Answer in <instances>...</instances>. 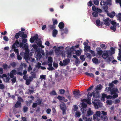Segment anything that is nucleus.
Segmentation results:
<instances>
[{
  "mask_svg": "<svg viewBox=\"0 0 121 121\" xmlns=\"http://www.w3.org/2000/svg\"><path fill=\"white\" fill-rule=\"evenodd\" d=\"M12 79H11V81L13 83L15 82L16 81V77H14L13 78H12Z\"/></svg>",
  "mask_w": 121,
  "mask_h": 121,
  "instance_id": "45",
  "label": "nucleus"
},
{
  "mask_svg": "<svg viewBox=\"0 0 121 121\" xmlns=\"http://www.w3.org/2000/svg\"><path fill=\"white\" fill-rule=\"evenodd\" d=\"M99 97V94L98 92H97L96 93H94L93 97L94 98H97Z\"/></svg>",
  "mask_w": 121,
  "mask_h": 121,
  "instance_id": "19",
  "label": "nucleus"
},
{
  "mask_svg": "<svg viewBox=\"0 0 121 121\" xmlns=\"http://www.w3.org/2000/svg\"><path fill=\"white\" fill-rule=\"evenodd\" d=\"M33 80V79L30 76H29V77L28 79H27L26 80V84L27 85H29Z\"/></svg>",
  "mask_w": 121,
  "mask_h": 121,
  "instance_id": "8",
  "label": "nucleus"
},
{
  "mask_svg": "<svg viewBox=\"0 0 121 121\" xmlns=\"http://www.w3.org/2000/svg\"><path fill=\"white\" fill-rule=\"evenodd\" d=\"M24 58L27 63H28V61L30 60L29 55H24Z\"/></svg>",
  "mask_w": 121,
  "mask_h": 121,
  "instance_id": "9",
  "label": "nucleus"
},
{
  "mask_svg": "<svg viewBox=\"0 0 121 121\" xmlns=\"http://www.w3.org/2000/svg\"><path fill=\"white\" fill-rule=\"evenodd\" d=\"M16 70L15 69L13 70L11 72H10L9 74V76L10 78H13L14 77V75H16L17 74Z\"/></svg>",
  "mask_w": 121,
  "mask_h": 121,
  "instance_id": "6",
  "label": "nucleus"
},
{
  "mask_svg": "<svg viewBox=\"0 0 121 121\" xmlns=\"http://www.w3.org/2000/svg\"><path fill=\"white\" fill-rule=\"evenodd\" d=\"M70 60L69 59H67L63 60V62L64 65H66L70 62Z\"/></svg>",
  "mask_w": 121,
  "mask_h": 121,
  "instance_id": "10",
  "label": "nucleus"
},
{
  "mask_svg": "<svg viewBox=\"0 0 121 121\" xmlns=\"http://www.w3.org/2000/svg\"><path fill=\"white\" fill-rule=\"evenodd\" d=\"M109 54L108 51H106L105 52H104L102 55V57L104 59L107 58L109 56L108 54Z\"/></svg>",
  "mask_w": 121,
  "mask_h": 121,
  "instance_id": "7",
  "label": "nucleus"
},
{
  "mask_svg": "<svg viewBox=\"0 0 121 121\" xmlns=\"http://www.w3.org/2000/svg\"><path fill=\"white\" fill-rule=\"evenodd\" d=\"M79 92L80 91L79 90L77 91H74L73 92L74 97L76 99L79 98L81 95V94L79 93Z\"/></svg>",
  "mask_w": 121,
  "mask_h": 121,
  "instance_id": "5",
  "label": "nucleus"
},
{
  "mask_svg": "<svg viewBox=\"0 0 121 121\" xmlns=\"http://www.w3.org/2000/svg\"><path fill=\"white\" fill-rule=\"evenodd\" d=\"M92 61L94 63L97 64L98 62V60L97 58H93L92 59Z\"/></svg>",
  "mask_w": 121,
  "mask_h": 121,
  "instance_id": "25",
  "label": "nucleus"
},
{
  "mask_svg": "<svg viewBox=\"0 0 121 121\" xmlns=\"http://www.w3.org/2000/svg\"><path fill=\"white\" fill-rule=\"evenodd\" d=\"M71 54L72 52L70 50H68L67 51V56L68 57L70 58Z\"/></svg>",
  "mask_w": 121,
  "mask_h": 121,
  "instance_id": "18",
  "label": "nucleus"
},
{
  "mask_svg": "<svg viewBox=\"0 0 121 121\" xmlns=\"http://www.w3.org/2000/svg\"><path fill=\"white\" fill-rule=\"evenodd\" d=\"M21 103L17 101L15 104L14 106L16 108H17L19 107H21Z\"/></svg>",
  "mask_w": 121,
  "mask_h": 121,
  "instance_id": "20",
  "label": "nucleus"
},
{
  "mask_svg": "<svg viewBox=\"0 0 121 121\" xmlns=\"http://www.w3.org/2000/svg\"><path fill=\"white\" fill-rule=\"evenodd\" d=\"M48 63H52V58L50 57H49L48 58Z\"/></svg>",
  "mask_w": 121,
  "mask_h": 121,
  "instance_id": "34",
  "label": "nucleus"
},
{
  "mask_svg": "<svg viewBox=\"0 0 121 121\" xmlns=\"http://www.w3.org/2000/svg\"><path fill=\"white\" fill-rule=\"evenodd\" d=\"M84 48L86 50L88 51L91 48L90 46L87 45L86 46H85L84 47Z\"/></svg>",
  "mask_w": 121,
  "mask_h": 121,
  "instance_id": "52",
  "label": "nucleus"
},
{
  "mask_svg": "<svg viewBox=\"0 0 121 121\" xmlns=\"http://www.w3.org/2000/svg\"><path fill=\"white\" fill-rule=\"evenodd\" d=\"M95 115H96L97 116L99 117H100L101 116V113L100 111H98L96 112Z\"/></svg>",
  "mask_w": 121,
  "mask_h": 121,
  "instance_id": "37",
  "label": "nucleus"
},
{
  "mask_svg": "<svg viewBox=\"0 0 121 121\" xmlns=\"http://www.w3.org/2000/svg\"><path fill=\"white\" fill-rule=\"evenodd\" d=\"M19 44V42L17 40H16L15 42L13 44L12 46V48L14 49L16 48L17 45Z\"/></svg>",
  "mask_w": 121,
  "mask_h": 121,
  "instance_id": "11",
  "label": "nucleus"
},
{
  "mask_svg": "<svg viewBox=\"0 0 121 121\" xmlns=\"http://www.w3.org/2000/svg\"><path fill=\"white\" fill-rule=\"evenodd\" d=\"M118 96V95L117 94H113V95L112 96V97L113 98V99L117 97Z\"/></svg>",
  "mask_w": 121,
  "mask_h": 121,
  "instance_id": "56",
  "label": "nucleus"
},
{
  "mask_svg": "<svg viewBox=\"0 0 121 121\" xmlns=\"http://www.w3.org/2000/svg\"><path fill=\"white\" fill-rule=\"evenodd\" d=\"M82 106L83 107V108H81V110H82V109H85V110L86 109V108L87 106V105L84 102H83L82 103Z\"/></svg>",
  "mask_w": 121,
  "mask_h": 121,
  "instance_id": "27",
  "label": "nucleus"
},
{
  "mask_svg": "<svg viewBox=\"0 0 121 121\" xmlns=\"http://www.w3.org/2000/svg\"><path fill=\"white\" fill-rule=\"evenodd\" d=\"M109 20V18H107L106 19L104 20V24L106 26H109L110 24L109 22L108 21Z\"/></svg>",
  "mask_w": 121,
  "mask_h": 121,
  "instance_id": "12",
  "label": "nucleus"
},
{
  "mask_svg": "<svg viewBox=\"0 0 121 121\" xmlns=\"http://www.w3.org/2000/svg\"><path fill=\"white\" fill-rule=\"evenodd\" d=\"M21 37H22V39H26L27 37V36L26 34H24V32H23L21 31Z\"/></svg>",
  "mask_w": 121,
  "mask_h": 121,
  "instance_id": "13",
  "label": "nucleus"
},
{
  "mask_svg": "<svg viewBox=\"0 0 121 121\" xmlns=\"http://www.w3.org/2000/svg\"><path fill=\"white\" fill-rule=\"evenodd\" d=\"M39 41H38V42L37 43L38 45L40 47L41 46V45H42V42L41 41V39L39 38Z\"/></svg>",
  "mask_w": 121,
  "mask_h": 121,
  "instance_id": "39",
  "label": "nucleus"
},
{
  "mask_svg": "<svg viewBox=\"0 0 121 121\" xmlns=\"http://www.w3.org/2000/svg\"><path fill=\"white\" fill-rule=\"evenodd\" d=\"M57 98L60 101L62 100H65V98L59 95L57 97Z\"/></svg>",
  "mask_w": 121,
  "mask_h": 121,
  "instance_id": "29",
  "label": "nucleus"
},
{
  "mask_svg": "<svg viewBox=\"0 0 121 121\" xmlns=\"http://www.w3.org/2000/svg\"><path fill=\"white\" fill-rule=\"evenodd\" d=\"M118 17L119 20L121 21V13H118Z\"/></svg>",
  "mask_w": 121,
  "mask_h": 121,
  "instance_id": "62",
  "label": "nucleus"
},
{
  "mask_svg": "<svg viewBox=\"0 0 121 121\" xmlns=\"http://www.w3.org/2000/svg\"><path fill=\"white\" fill-rule=\"evenodd\" d=\"M93 113V112L91 110V108H89V110L87 111V114H86V116H88L92 115Z\"/></svg>",
  "mask_w": 121,
  "mask_h": 121,
  "instance_id": "22",
  "label": "nucleus"
},
{
  "mask_svg": "<svg viewBox=\"0 0 121 121\" xmlns=\"http://www.w3.org/2000/svg\"><path fill=\"white\" fill-rule=\"evenodd\" d=\"M92 103L96 109H98L99 108L101 107L103 105V104L98 99H95L94 101H92Z\"/></svg>",
  "mask_w": 121,
  "mask_h": 121,
  "instance_id": "2",
  "label": "nucleus"
},
{
  "mask_svg": "<svg viewBox=\"0 0 121 121\" xmlns=\"http://www.w3.org/2000/svg\"><path fill=\"white\" fill-rule=\"evenodd\" d=\"M58 33V31L56 29L53 30V37H55Z\"/></svg>",
  "mask_w": 121,
  "mask_h": 121,
  "instance_id": "30",
  "label": "nucleus"
},
{
  "mask_svg": "<svg viewBox=\"0 0 121 121\" xmlns=\"http://www.w3.org/2000/svg\"><path fill=\"white\" fill-rule=\"evenodd\" d=\"M32 47H33L35 49L37 50V51H38L39 50L38 49V46H37L35 44H33L32 45Z\"/></svg>",
  "mask_w": 121,
  "mask_h": 121,
  "instance_id": "35",
  "label": "nucleus"
},
{
  "mask_svg": "<svg viewBox=\"0 0 121 121\" xmlns=\"http://www.w3.org/2000/svg\"><path fill=\"white\" fill-rule=\"evenodd\" d=\"M101 119L104 121H107L108 120V117L106 116L101 115L100 117Z\"/></svg>",
  "mask_w": 121,
  "mask_h": 121,
  "instance_id": "17",
  "label": "nucleus"
},
{
  "mask_svg": "<svg viewBox=\"0 0 121 121\" xmlns=\"http://www.w3.org/2000/svg\"><path fill=\"white\" fill-rule=\"evenodd\" d=\"M27 42V39H22V42L23 43H25Z\"/></svg>",
  "mask_w": 121,
  "mask_h": 121,
  "instance_id": "60",
  "label": "nucleus"
},
{
  "mask_svg": "<svg viewBox=\"0 0 121 121\" xmlns=\"http://www.w3.org/2000/svg\"><path fill=\"white\" fill-rule=\"evenodd\" d=\"M107 96V95L106 94H103L102 95V97L103 99H105V98H106Z\"/></svg>",
  "mask_w": 121,
  "mask_h": 121,
  "instance_id": "58",
  "label": "nucleus"
},
{
  "mask_svg": "<svg viewBox=\"0 0 121 121\" xmlns=\"http://www.w3.org/2000/svg\"><path fill=\"white\" fill-rule=\"evenodd\" d=\"M120 102V100L118 99H116L114 100V103L116 104L119 103Z\"/></svg>",
  "mask_w": 121,
  "mask_h": 121,
  "instance_id": "50",
  "label": "nucleus"
},
{
  "mask_svg": "<svg viewBox=\"0 0 121 121\" xmlns=\"http://www.w3.org/2000/svg\"><path fill=\"white\" fill-rule=\"evenodd\" d=\"M106 103L108 105H110L112 104V102L111 100H108L106 101Z\"/></svg>",
  "mask_w": 121,
  "mask_h": 121,
  "instance_id": "32",
  "label": "nucleus"
},
{
  "mask_svg": "<svg viewBox=\"0 0 121 121\" xmlns=\"http://www.w3.org/2000/svg\"><path fill=\"white\" fill-rule=\"evenodd\" d=\"M101 112L102 113L101 114V115H102V116H106L107 115V113L106 112L102 111Z\"/></svg>",
  "mask_w": 121,
  "mask_h": 121,
  "instance_id": "48",
  "label": "nucleus"
},
{
  "mask_svg": "<svg viewBox=\"0 0 121 121\" xmlns=\"http://www.w3.org/2000/svg\"><path fill=\"white\" fill-rule=\"evenodd\" d=\"M58 48V47L56 48V49L55 51V52L56 53H58L60 52V51H61L60 50V48Z\"/></svg>",
  "mask_w": 121,
  "mask_h": 121,
  "instance_id": "64",
  "label": "nucleus"
},
{
  "mask_svg": "<svg viewBox=\"0 0 121 121\" xmlns=\"http://www.w3.org/2000/svg\"><path fill=\"white\" fill-rule=\"evenodd\" d=\"M8 65L6 63H5L2 65V67L5 70L7 69L8 68Z\"/></svg>",
  "mask_w": 121,
  "mask_h": 121,
  "instance_id": "36",
  "label": "nucleus"
},
{
  "mask_svg": "<svg viewBox=\"0 0 121 121\" xmlns=\"http://www.w3.org/2000/svg\"><path fill=\"white\" fill-rule=\"evenodd\" d=\"M108 90L110 92V94L111 95H112L113 94H118L119 93V92L117 88H114L112 89L110 87H108Z\"/></svg>",
  "mask_w": 121,
  "mask_h": 121,
  "instance_id": "3",
  "label": "nucleus"
},
{
  "mask_svg": "<svg viewBox=\"0 0 121 121\" xmlns=\"http://www.w3.org/2000/svg\"><path fill=\"white\" fill-rule=\"evenodd\" d=\"M97 8H96L95 6H93L92 7V10L95 12L97 11Z\"/></svg>",
  "mask_w": 121,
  "mask_h": 121,
  "instance_id": "57",
  "label": "nucleus"
},
{
  "mask_svg": "<svg viewBox=\"0 0 121 121\" xmlns=\"http://www.w3.org/2000/svg\"><path fill=\"white\" fill-rule=\"evenodd\" d=\"M94 92H92L91 93L89 94L88 93L87 94V96L88 98L89 99H91V97L93 95Z\"/></svg>",
  "mask_w": 121,
  "mask_h": 121,
  "instance_id": "31",
  "label": "nucleus"
},
{
  "mask_svg": "<svg viewBox=\"0 0 121 121\" xmlns=\"http://www.w3.org/2000/svg\"><path fill=\"white\" fill-rule=\"evenodd\" d=\"M102 88V86L101 84H100L98 85H97L96 88V90H100Z\"/></svg>",
  "mask_w": 121,
  "mask_h": 121,
  "instance_id": "23",
  "label": "nucleus"
},
{
  "mask_svg": "<svg viewBox=\"0 0 121 121\" xmlns=\"http://www.w3.org/2000/svg\"><path fill=\"white\" fill-rule=\"evenodd\" d=\"M59 91L61 94H63L65 93V90L63 89H61L59 90Z\"/></svg>",
  "mask_w": 121,
  "mask_h": 121,
  "instance_id": "42",
  "label": "nucleus"
},
{
  "mask_svg": "<svg viewBox=\"0 0 121 121\" xmlns=\"http://www.w3.org/2000/svg\"><path fill=\"white\" fill-rule=\"evenodd\" d=\"M106 4V2L104 1H101L100 3V5L104 10L105 12L107 13V15L111 18H113L115 15V12L114 11H113L111 13H108V5Z\"/></svg>",
  "mask_w": 121,
  "mask_h": 121,
  "instance_id": "1",
  "label": "nucleus"
},
{
  "mask_svg": "<svg viewBox=\"0 0 121 121\" xmlns=\"http://www.w3.org/2000/svg\"><path fill=\"white\" fill-rule=\"evenodd\" d=\"M4 40L6 41H8L9 40L8 37L6 36H4L3 38Z\"/></svg>",
  "mask_w": 121,
  "mask_h": 121,
  "instance_id": "59",
  "label": "nucleus"
},
{
  "mask_svg": "<svg viewBox=\"0 0 121 121\" xmlns=\"http://www.w3.org/2000/svg\"><path fill=\"white\" fill-rule=\"evenodd\" d=\"M37 103H33L32 105V107L33 108H35L37 107Z\"/></svg>",
  "mask_w": 121,
  "mask_h": 121,
  "instance_id": "63",
  "label": "nucleus"
},
{
  "mask_svg": "<svg viewBox=\"0 0 121 121\" xmlns=\"http://www.w3.org/2000/svg\"><path fill=\"white\" fill-rule=\"evenodd\" d=\"M93 119L94 121L97 120L98 118V117L95 114L93 115Z\"/></svg>",
  "mask_w": 121,
  "mask_h": 121,
  "instance_id": "43",
  "label": "nucleus"
},
{
  "mask_svg": "<svg viewBox=\"0 0 121 121\" xmlns=\"http://www.w3.org/2000/svg\"><path fill=\"white\" fill-rule=\"evenodd\" d=\"M28 44L27 43H26L24 45L23 47L25 49H28Z\"/></svg>",
  "mask_w": 121,
  "mask_h": 121,
  "instance_id": "54",
  "label": "nucleus"
},
{
  "mask_svg": "<svg viewBox=\"0 0 121 121\" xmlns=\"http://www.w3.org/2000/svg\"><path fill=\"white\" fill-rule=\"evenodd\" d=\"M116 25H113L111 26L110 29L111 30H113L114 31H115L116 30Z\"/></svg>",
  "mask_w": 121,
  "mask_h": 121,
  "instance_id": "38",
  "label": "nucleus"
},
{
  "mask_svg": "<svg viewBox=\"0 0 121 121\" xmlns=\"http://www.w3.org/2000/svg\"><path fill=\"white\" fill-rule=\"evenodd\" d=\"M61 31H64V32L65 33H67L68 32V29L67 28H65L61 30Z\"/></svg>",
  "mask_w": 121,
  "mask_h": 121,
  "instance_id": "49",
  "label": "nucleus"
},
{
  "mask_svg": "<svg viewBox=\"0 0 121 121\" xmlns=\"http://www.w3.org/2000/svg\"><path fill=\"white\" fill-rule=\"evenodd\" d=\"M21 32V31H19L18 33L16 34L15 35V38L16 39H17L19 38L20 36L21 37V33L20 32Z\"/></svg>",
  "mask_w": 121,
  "mask_h": 121,
  "instance_id": "24",
  "label": "nucleus"
},
{
  "mask_svg": "<svg viewBox=\"0 0 121 121\" xmlns=\"http://www.w3.org/2000/svg\"><path fill=\"white\" fill-rule=\"evenodd\" d=\"M100 46L102 48L104 49L106 48H107L106 45L105 44L103 43H102L100 44Z\"/></svg>",
  "mask_w": 121,
  "mask_h": 121,
  "instance_id": "41",
  "label": "nucleus"
},
{
  "mask_svg": "<svg viewBox=\"0 0 121 121\" xmlns=\"http://www.w3.org/2000/svg\"><path fill=\"white\" fill-rule=\"evenodd\" d=\"M30 88L31 89H29V91L30 92V94H31V93L33 92L34 91V89L33 86L30 87Z\"/></svg>",
  "mask_w": 121,
  "mask_h": 121,
  "instance_id": "28",
  "label": "nucleus"
},
{
  "mask_svg": "<svg viewBox=\"0 0 121 121\" xmlns=\"http://www.w3.org/2000/svg\"><path fill=\"white\" fill-rule=\"evenodd\" d=\"M31 73H32L31 74L32 76L30 77H32L33 78H36V75L35 73H34L32 72Z\"/></svg>",
  "mask_w": 121,
  "mask_h": 121,
  "instance_id": "46",
  "label": "nucleus"
},
{
  "mask_svg": "<svg viewBox=\"0 0 121 121\" xmlns=\"http://www.w3.org/2000/svg\"><path fill=\"white\" fill-rule=\"evenodd\" d=\"M101 48H97L96 49L97 50L98 54L99 55H101L103 53V51L100 50Z\"/></svg>",
  "mask_w": 121,
  "mask_h": 121,
  "instance_id": "16",
  "label": "nucleus"
},
{
  "mask_svg": "<svg viewBox=\"0 0 121 121\" xmlns=\"http://www.w3.org/2000/svg\"><path fill=\"white\" fill-rule=\"evenodd\" d=\"M28 108L27 107L24 106L23 108V112H25L28 111Z\"/></svg>",
  "mask_w": 121,
  "mask_h": 121,
  "instance_id": "44",
  "label": "nucleus"
},
{
  "mask_svg": "<svg viewBox=\"0 0 121 121\" xmlns=\"http://www.w3.org/2000/svg\"><path fill=\"white\" fill-rule=\"evenodd\" d=\"M60 108L62 111V114L64 115L65 114L66 112V105L64 103H62L60 105Z\"/></svg>",
  "mask_w": 121,
  "mask_h": 121,
  "instance_id": "4",
  "label": "nucleus"
},
{
  "mask_svg": "<svg viewBox=\"0 0 121 121\" xmlns=\"http://www.w3.org/2000/svg\"><path fill=\"white\" fill-rule=\"evenodd\" d=\"M38 35L37 34H36L33 37V38L35 40H37L38 39Z\"/></svg>",
  "mask_w": 121,
  "mask_h": 121,
  "instance_id": "51",
  "label": "nucleus"
},
{
  "mask_svg": "<svg viewBox=\"0 0 121 121\" xmlns=\"http://www.w3.org/2000/svg\"><path fill=\"white\" fill-rule=\"evenodd\" d=\"M86 56L87 58L90 59H91V54L89 53H88L86 54Z\"/></svg>",
  "mask_w": 121,
  "mask_h": 121,
  "instance_id": "55",
  "label": "nucleus"
},
{
  "mask_svg": "<svg viewBox=\"0 0 121 121\" xmlns=\"http://www.w3.org/2000/svg\"><path fill=\"white\" fill-rule=\"evenodd\" d=\"M64 24L62 22H60L59 24L58 27L60 29H63L64 27Z\"/></svg>",
  "mask_w": 121,
  "mask_h": 121,
  "instance_id": "15",
  "label": "nucleus"
},
{
  "mask_svg": "<svg viewBox=\"0 0 121 121\" xmlns=\"http://www.w3.org/2000/svg\"><path fill=\"white\" fill-rule=\"evenodd\" d=\"M85 74L87 76H88L92 77H94L93 74L92 73H89L86 72L85 73Z\"/></svg>",
  "mask_w": 121,
  "mask_h": 121,
  "instance_id": "26",
  "label": "nucleus"
},
{
  "mask_svg": "<svg viewBox=\"0 0 121 121\" xmlns=\"http://www.w3.org/2000/svg\"><path fill=\"white\" fill-rule=\"evenodd\" d=\"M106 4L107 5L108 4L111 5V0H108L106 1Z\"/></svg>",
  "mask_w": 121,
  "mask_h": 121,
  "instance_id": "47",
  "label": "nucleus"
},
{
  "mask_svg": "<svg viewBox=\"0 0 121 121\" xmlns=\"http://www.w3.org/2000/svg\"><path fill=\"white\" fill-rule=\"evenodd\" d=\"M92 14L93 17H97L98 16V13L97 12H93L92 13Z\"/></svg>",
  "mask_w": 121,
  "mask_h": 121,
  "instance_id": "40",
  "label": "nucleus"
},
{
  "mask_svg": "<svg viewBox=\"0 0 121 121\" xmlns=\"http://www.w3.org/2000/svg\"><path fill=\"white\" fill-rule=\"evenodd\" d=\"M120 47L121 49H119V56L117 57V59L121 61V45Z\"/></svg>",
  "mask_w": 121,
  "mask_h": 121,
  "instance_id": "14",
  "label": "nucleus"
},
{
  "mask_svg": "<svg viewBox=\"0 0 121 121\" xmlns=\"http://www.w3.org/2000/svg\"><path fill=\"white\" fill-rule=\"evenodd\" d=\"M111 51H108L109 53L111 54V55L114 54L115 53V49L113 47L111 48Z\"/></svg>",
  "mask_w": 121,
  "mask_h": 121,
  "instance_id": "21",
  "label": "nucleus"
},
{
  "mask_svg": "<svg viewBox=\"0 0 121 121\" xmlns=\"http://www.w3.org/2000/svg\"><path fill=\"white\" fill-rule=\"evenodd\" d=\"M24 55H29V52L28 49H25V51Z\"/></svg>",
  "mask_w": 121,
  "mask_h": 121,
  "instance_id": "53",
  "label": "nucleus"
},
{
  "mask_svg": "<svg viewBox=\"0 0 121 121\" xmlns=\"http://www.w3.org/2000/svg\"><path fill=\"white\" fill-rule=\"evenodd\" d=\"M75 115L77 117H79L81 115L80 112H76L75 113Z\"/></svg>",
  "mask_w": 121,
  "mask_h": 121,
  "instance_id": "61",
  "label": "nucleus"
},
{
  "mask_svg": "<svg viewBox=\"0 0 121 121\" xmlns=\"http://www.w3.org/2000/svg\"><path fill=\"white\" fill-rule=\"evenodd\" d=\"M96 23L97 25L98 26H99L100 25V22L99 20H97L96 21Z\"/></svg>",
  "mask_w": 121,
  "mask_h": 121,
  "instance_id": "33",
  "label": "nucleus"
}]
</instances>
